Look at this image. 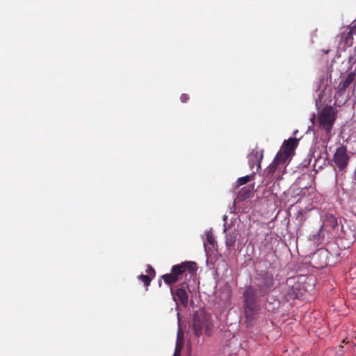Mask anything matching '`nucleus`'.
Listing matches in <instances>:
<instances>
[{
    "instance_id": "nucleus-1",
    "label": "nucleus",
    "mask_w": 356,
    "mask_h": 356,
    "mask_svg": "<svg viewBox=\"0 0 356 356\" xmlns=\"http://www.w3.org/2000/svg\"><path fill=\"white\" fill-rule=\"evenodd\" d=\"M197 270V265L195 262L186 261L179 264L174 265L170 273L161 276L164 282L168 285H172L181 279L188 272L190 275H194Z\"/></svg>"
},
{
    "instance_id": "nucleus-2",
    "label": "nucleus",
    "mask_w": 356,
    "mask_h": 356,
    "mask_svg": "<svg viewBox=\"0 0 356 356\" xmlns=\"http://www.w3.org/2000/svg\"><path fill=\"white\" fill-rule=\"evenodd\" d=\"M193 332L196 337L203 334L210 337L213 333V323L211 316L204 312H195L193 315Z\"/></svg>"
},
{
    "instance_id": "nucleus-3",
    "label": "nucleus",
    "mask_w": 356,
    "mask_h": 356,
    "mask_svg": "<svg viewBox=\"0 0 356 356\" xmlns=\"http://www.w3.org/2000/svg\"><path fill=\"white\" fill-rule=\"evenodd\" d=\"M337 110L331 106H326L318 113L317 121L320 129L325 131L327 139L331 138V131L337 120Z\"/></svg>"
},
{
    "instance_id": "nucleus-4",
    "label": "nucleus",
    "mask_w": 356,
    "mask_h": 356,
    "mask_svg": "<svg viewBox=\"0 0 356 356\" xmlns=\"http://www.w3.org/2000/svg\"><path fill=\"white\" fill-rule=\"evenodd\" d=\"M243 297L245 302V314L248 318H251L253 316L257 308L256 303L255 290L254 289V288L252 286H249L248 288H247L244 291Z\"/></svg>"
},
{
    "instance_id": "nucleus-5",
    "label": "nucleus",
    "mask_w": 356,
    "mask_h": 356,
    "mask_svg": "<svg viewBox=\"0 0 356 356\" xmlns=\"http://www.w3.org/2000/svg\"><path fill=\"white\" fill-rule=\"evenodd\" d=\"M350 156L348 154L347 147L341 145L338 147L333 156V161L339 171H343L348 166Z\"/></svg>"
},
{
    "instance_id": "nucleus-6",
    "label": "nucleus",
    "mask_w": 356,
    "mask_h": 356,
    "mask_svg": "<svg viewBox=\"0 0 356 356\" xmlns=\"http://www.w3.org/2000/svg\"><path fill=\"white\" fill-rule=\"evenodd\" d=\"M298 145V140L296 138H290L284 141L280 151L277 153V156L285 162L294 153L295 149Z\"/></svg>"
},
{
    "instance_id": "nucleus-7",
    "label": "nucleus",
    "mask_w": 356,
    "mask_h": 356,
    "mask_svg": "<svg viewBox=\"0 0 356 356\" xmlns=\"http://www.w3.org/2000/svg\"><path fill=\"white\" fill-rule=\"evenodd\" d=\"M273 275L269 272H265L262 274L260 279L259 287L260 288V296H264L269 293L274 285Z\"/></svg>"
},
{
    "instance_id": "nucleus-8",
    "label": "nucleus",
    "mask_w": 356,
    "mask_h": 356,
    "mask_svg": "<svg viewBox=\"0 0 356 356\" xmlns=\"http://www.w3.org/2000/svg\"><path fill=\"white\" fill-rule=\"evenodd\" d=\"M188 288V285L186 282H183L179 285V287L176 291L170 289L171 294L175 301L178 300L179 302L184 307H186L188 302V296L186 293V289Z\"/></svg>"
},
{
    "instance_id": "nucleus-9",
    "label": "nucleus",
    "mask_w": 356,
    "mask_h": 356,
    "mask_svg": "<svg viewBox=\"0 0 356 356\" xmlns=\"http://www.w3.org/2000/svg\"><path fill=\"white\" fill-rule=\"evenodd\" d=\"M280 156H275L274 160L272 163L268 165L266 169L264 170L266 178L271 181L272 177L276 172V171H279L280 173L282 170L284 168V163H286L284 161H282V159L280 158Z\"/></svg>"
},
{
    "instance_id": "nucleus-10",
    "label": "nucleus",
    "mask_w": 356,
    "mask_h": 356,
    "mask_svg": "<svg viewBox=\"0 0 356 356\" xmlns=\"http://www.w3.org/2000/svg\"><path fill=\"white\" fill-rule=\"evenodd\" d=\"M264 157V150L259 149L258 147L252 149L248 155L249 165L252 169L257 165V171L261 168V163Z\"/></svg>"
},
{
    "instance_id": "nucleus-11",
    "label": "nucleus",
    "mask_w": 356,
    "mask_h": 356,
    "mask_svg": "<svg viewBox=\"0 0 356 356\" xmlns=\"http://www.w3.org/2000/svg\"><path fill=\"white\" fill-rule=\"evenodd\" d=\"M356 76V73L355 72H350L344 80H342L339 82L337 86V94L339 96L343 95L346 90L350 86V85L354 81Z\"/></svg>"
},
{
    "instance_id": "nucleus-12",
    "label": "nucleus",
    "mask_w": 356,
    "mask_h": 356,
    "mask_svg": "<svg viewBox=\"0 0 356 356\" xmlns=\"http://www.w3.org/2000/svg\"><path fill=\"white\" fill-rule=\"evenodd\" d=\"M238 234V233L236 229L229 232L226 234L225 245L227 248H232L233 250L234 249Z\"/></svg>"
},
{
    "instance_id": "nucleus-13",
    "label": "nucleus",
    "mask_w": 356,
    "mask_h": 356,
    "mask_svg": "<svg viewBox=\"0 0 356 356\" xmlns=\"http://www.w3.org/2000/svg\"><path fill=\"white\" fill-rule=\"evenodd\" d=\"M310 241L314 243H320L324 238V234L323 232V226H321L316 232L309 235Z\"/></svg>"
},
{
    "instance_id": "nucleus-14",
    "label": "nucleus",
    "mask_w": 356,
    "mask_h": 356,
    "mask_svg": "<svg viewBox=\"0 0 356 356\" xmlns=\"http://www.w3.org/2000/svg\"><path fill=\"white\" fill-rule=\"evenodd\" d=\"M252 188L253 187L242 188L241 190L238 192V198L241 200H245L249 198L251 196Z\"/></svg>"
},
{
    "instance_id": "nucleus-15",
    "label": "nucleus",
    "mask_w": 356,
    "mask_h": 356,
    "mask_svg": "<svg viewBox=\"0 0 356 356\" xmlns=\"http://www.w3.org/2000/svg\"><path fill=\"white\" fill-rule=\"evenodd\" d=\"M254 175H246V176L238 178V180L236 181V186H240L247 184L249 181L254 179Z\"/></svg>"
},
{
    "instance_id": "nucleus-16",
    "label": "nucleus",
    "mask_w": 356,
    "mask_h": 356,
    "mask_svg": "<svg viewBox=\"0 0 356 356\" xmlns=\"http://www.w3.org/2000/svg\"><path fill=\"white\" fill-rule=\"evenodd\" d=\"M138 279L143 282L145 286H148L150 284L151 281L152 280V278L150 277V276H148L147 275H140L138 276Z\"/></svg>"
},
{
    "instance_id": "nucleus-17",
    "label": "nucleus",
    "mask_w": 356,
    "mask_h": 356,
    "mask_svg": "<svg viewBox=\"0 0 356 356\" xmlns=\"http://www.w3.org/2000/svg\"><path fill=\"white\" fill-rule=\"evenodd\" d=\"M322 255H325L327 256V252L325 250H318L317 251L313 256V261H316L319 257L322 256Z\"/></svg>"
},
{
    "instance_id": "nucleus-18",
    "label": "nucleus",
    "mask_w": 356,
    "mask_h": 356,
    "mask_svg": "<svg viewBox=\"0 0 356 356\" xmlns=\"http://www.w3.org/2000/svg\"><path fill=\"white\" fill-rule=\"evenodd\" d=\"M147 275L148 276H150V277H154L155 276V270L151 266H148V268L147 269Z\"/></svg>"
},
{
    "instance_id": "nucleus-19",
    "label": "nucleus",
    "mask_w": 356,
    "mask_h": 356,
    "mask_svg": "<svg viewBox=\"0 0 356 356\" xmlns=\"http://www.w3.org/2000/svg\"><path fill=\"white\" fill-rule=\"evenodd\" d=\"M207 241L211 245L214 243L215 238L211 233H208L207 234Z\"/></svg>"
},
{
    "instance_id": "nucleus-20",
    "label": "nucleus",
    "mask_w": 356,
    "mask_h": 356,
    "mask_svg": "<svg viewBox=\"0 0 356 356\" xmlns=\"http://www.w3.org/2000/svg\"><path fill=\"white\" fill-rule=\"evenodd\" d=\"M353 35H356V24L350 28V30L348 32L347 37H351Z\"/></svg>"
},
{
    "instance_id": "nucleus-21",
    "label": "nucleus",
    "mask_w": 356,
    "mask_h": 356,
    "mask_svg": "<svg viewBox=\"0 0 356 356\" xmlns=\"http://www.w3.org/2000/svg\"><path fill=\"white\" fill-rule=\"evenodd\" d=\"M180 100L181 101V102L183 103H186L187 102L188 100H189V96L187 94H182L181 96H180Z\"/></svg>"
},
{
    "instance_id": "nucleus-22",
    "label": "nucleus",
    "mask_w": 356,
    "mask_h": 356,
    "mask_svg": "<svg viewBox=\"0 0 356 356\" xmlns=\"http://www.w3.org/2000/svg\"><path fill=\"white\" fill-rule=\"evenodd\" d=\"M181 349H182V345H181V344H179V343L177 342V345H176V348H175V351H177V350H179V353H181Z\"/></svg>"
},
{
    "instance_id": "nucleus-23",
    "label": "nucleus",
    "mask_w": 356,
    "mask_h": 356,
    "mask_svg": "<svg viewBox=\"0 0 356 356\" xmlns=\"http://www.w3.org/2000/svg\"><path fill=\"white\" fill-rule=\"evenodd\" d=\"M180 353H179V350L177 351H175L174 352V354H173V356H180Z\"/></svg>"
},
{
    "instance_id": "nucleus-24",
    "label": "nucleus",
    "mask_w": 356,
    "mask_h": 356,
    "mask_svg": "<svg viewBox=\"0 0 356 356\" xmlns=\"http://www.w3.org/2000/svg\"><path fill=\"white\" fill-rule=\"evenodd\" d=\"M325 265H327V261H326V260H325L324 262H323V263L320 265V267H323V266H325Z\"/></svg>"
},
{
    "instance_id": "nucleus-25",
    "label": "nucleus",
    "mask_w": 356,
    "mask_h": 356,
    "mask_svg": "<svg viewBox=\"0 0 356 356\" xmlns=\"http://www.w3.org/2000/svg\"><path fill=\"white\" fill-rule=\"evenodd\" d=\"M294 298H298V296L295 295Z\"/></svg>"
},
{
    "instance_id": "nucleus-26",
    "label": "nucleus",
    "mask_w": 356,
    "mask_h": 356,
    "mask_svg": "<svg viewBox=\"0 0 356 356\" xmlns=\"http://www.w3.org/2000/svg\"><path fill=\"white\" fill-rule=\"evenodd\" d=\"M343 343H346V339H343Z\"/></svg>"
},
{
    "instance_id": "nucleus-27",
    "label": "nucleus",
    "mask_w": 356,
    "mask_h": 356,
    "mask_svg": "<svg viewBox=\"0 0 356 356\" xmlns=\"http://www.w3.org/2000/svg\"><path fill=\"white\" fill-rule=\"evenodd\" d=\"M355 346L356 347V344H355Z\"/></svg>"
}]
</instances>
